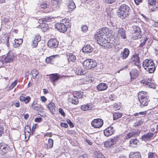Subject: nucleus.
Listing matches in <instances>:
<instances>
[{"mask_svg": "<svg viewBox=\"0 0 158 158\" xmlns=\"http://www.w3.org/2000/svg\"><path fill=\"white\" fill-rule=\"evenodd\" d=\"M130 9L126 4H122L117 10V15L121 19H125L128 16Z\"/></svg>", "mask_w": 158, "mask_h": 158, "instance_id": "nucleus-1", "label": "nucleus"}, {"mask_svg": "<svg viewBox=\"0 0 158 158\" xmlns=\"http://www.w3.org/2000/svg\"><path fill=\"white\" fill-rule=\"evenodd\" d=\"M138 99L141 107L147 106L150 101L147 92L143 91L139 93Z\"/></svg>", "mask_w": 158, "mask_h": 158, "instance_id": "nucleus-2", "label": "nucleus"}, {"mask_svg": "<svg viewBox=\"0 0 158 158\" xmlns=\"http://www.w3.org/2000/svg\"><path fill=\"white\" fill-rule=\"evenodd\" d=\"M97 65L95 61L90 59L85 60L83 63L84 67L87 69H89L95 67Z\"/></svg>", "mask_w": 158, "mask_h": 158, "instance_id": "nucleus-3", "label": "nucleus"}, {"mask_svg": "<svg viewBox=\"0 0 158 158\" xmlns=\"http://www.w3.org/2000/svg\"><path fill=\"white\" fill-rule=\"evenodd\" d=\"M14 58L13 53L10 52L7 56H2L0 59V61L2 64L12 62Z\"/></svg>", "mask_w": 158, "mask_h": 158, "instance_id": "nucleus-4", "label": "nucleus"}, {"mask_svg": "<svg viewBox=\"0 0 158 158\" xmlns=\"http://www.w3.org/2000/svg\"><path fill=\"white\" fill-rule=\"evenodd\" d=\"M142 32L140 28L137 26H134L133 27L132 31V37L134 40L141 38Z\"/></svg>", "mask_w": 158, "mask_h": 158, "instance_id": "nucleus-5", "label": "nucleus"}, {"mask_svg": "<svg viewBox=\"0 0 158 158\" xmlns=\"http://www.w3.org/2000/svg\"><path fill=\"white\" fill-rule=\"evenodd\" d=\"M118 136L113 137L107 140L104 143V146L107 148H109L114 145L118 141Z\"/></svg>", "mask_w": 158, "mask_h": 158, "instance_id": "nucleus-6", "label": "nucleus"}, {"mask_svg": "<svg viewBox=\"0 0 158 158\" xmlns=\"http://www.w3.org/2000/svg\"><path fill=\"white\" fill-rule=\"evenodd\" d=\"M107 41L108 42L107 44V45H105L106 46V48L114 49L115 46H117L118 41L114 38L111 39L107 38Z\"/></svg>", "mask_w": 158, "mask_h": 158, "instance_id": "nucleus-7", "label": "nucleus"}, {"mask_svg": "<svg viewBox=\"0 0 158 158\" xmlns=\"http://www.w3.org/2000/svg\"><path fill=\"white\" fill-rule=\"evenodd\" d=\"M103 124V120L100 118L94 119L91 122L92 126L95 128L101 127Z\"/></svg>", "mask_w": 158, "mask_h": 158, "instance_id": "nucleus-8", "label": "nucleus"}, {"mask_svg": "<svg viewBox=\"0 0 158 158\" xmlns=\"http://www.w3.org/2000/svg\"><path fill=\"white\" fill-rule=\"evenodd\" d=\"M49 76L51 82L53 83L54 85V82H55L57 81L60 79L64 77V75H59L58 73L52 74L50 75Z\"/></svg>", "mask_w": 158, "mask_h": 158, "instance_id": "nucleus-9", "label": "nucleus"}, {"mask_svg": "<svg viewBox=\"0 0 158 158\" xmlns=\"http://www.w3.org/2000/svg\"><path fill=\"white\" fill-rule=\"evenodd\" d=\"M140 82L144 86H146L151 88H155V84L151 82V80L149 79H148V80H142Z\"/></svg>", "mask_w": 158, "mask_h": 158, "instance_id": "nucleus-10", "label": "nucleus"}, {"mask_svg": "<svg viewBox=\"0 0 158 158\" xmlns=\"http://www.w3.org/2000/svg\"><path fill=\"white\" fill-rule=\"evenodd\" d=\"M55 27L57 29L61 32L64 33L67 30V27L65 24L64 23H57Z\"/></svg>", "mask_w": 158, "mask_h": 158, "instance_id": "nucleus-11", "label": "nucleus"}, {"mask_svg": "<svg viewBox=\"0 0 158 158\" xmlns=\"http://www.w3.org/2000/svg\"><path fill=\"white\" fill-rule=\"evenodd\" d=\"M58 41L55 39H52L50 40L48 42V46L50 48H56L58 45Z\"/></svg>", "mask_w": 158, "mask_h": 158, "instance_id": "nucleus-12", "label": "nucleus"}, {"mask_svg": "<svg viewBox=\"0 0 158 158\" xmlns=\"http://www.w3.org/2000/svg\"><path fill=\"white\" fill-rule=\"evenodd\" d=\"M114 132V129L113 127L111 126L107 127L104 131V134L106 137L112 135Z\"/></svg>", "mask_w": 158, "mask_h": 158, "instance_id": "nucleus-13", "label": "nucleus"}, {"mask_svg": "<svg viewBox=\"0 0 158 158\" xmlns=\"http://www.w3.org/2000/svg\"><path fill=\"white\" fill-rule=\"evenodd\" d=\"M61 0H51L53 10H56L60 8L59 5L61 3Z\"/></svg>", "mask_w": 158, "mask_h": 158, "instance_id": "nucleus-14", "label": "nucleus"}, {"mask_svg": "<svg viewBox=\"0 0 158 158\" xmlns=\"http://www.w3.org/2000/svg\"><path fill=\"white\" fill-rule=\"evenodd\" d=\"M0 150L5 153L10 151L9 146L3 143H0Z\"/></svg>", "mask_w": 158, "mask_h": 158, "instance_id": "nucleus-15", "label": "nucleus"}, {"mask_svg": "<svg viewBox=\"0 0 158 158\" xmlns=\"http://www.w3.org/2000/svg\"><path fill=\"white\" fill-rule=\"evenodd\" d=\"M154 64L153 61L152 60L146 59L143 61V66L145 69H146L147 67H151V66Z\"/></svg>", "mask_w": 158, "mask_h": 158, "instance_id": "nucleus-16", "label": "nucleus"}, {"mask_svg": "<svg viewBox=\"0 0 158 158\" xmlns=\"http://www.w3.org/2000/svg\"><path fill=\"white\" fill-rule=\"evenodd\" d=\"M131 62H134L135 64L139 66L140 62V58L137 54L133 55L130 60Z\"/></svg>", "mask_w": 158, "mask_h": 158, "instance_id": "nucleus-17", "label": "nucleus"}, {"mask_svg": "<svg viewBox=\"0 0 158 158\" xmlns=\"http://www.w3.org/2000/svg\"><path fill=\"white\" fill-rule=\"evenodd\" d=\"M154 135V134L153 133H152L150 132H148L142 135L141 138L143 140L145 141L148 140L153 138Z\"/></svg>", "mask_w": 158, "mask_h": 158, "instance_id": "nucleus-18", "label": "nucleus"}, {"mask_svg": "<svg viewBox=\"0 0 158 158\" xmlns=\"http://www.w3.org/2000/svg\"><path fill=\"white\" fill-rule=\"evenodd\" d=\"M138 71L135 69H133L130 72L131 80L135 79L138 75Z\"/></svg>", "mask_w": 158, "mask_h": 158, "instance_id": "nucleus-19", "label": "nucleus"}, {"mask_svg": "<svg viewBox=\"0 0 158 158\" xmlns=\"http://www.w3.org/2000/svg\"><path fill=\"white\" fill-rule=\"evenodd\" d=\"M93 49L89 44L85 46L82 48V51L85 53H89L92 52Z\"/></svg>", "mask_w": 158, "mask_h": 158, "instance_id": "nucleus-20", "label": "nucleus"}, {"mask_svg": "<svg viewBox=\"0 0 158 158\" xmlns=\"http://www.w3.org/2000/svg\"><path fill=\"white\" fill-rule=\"evenodd\" d=\"M129 54V51L128 49L125 48L120 54V57L123 59H126Z\"/></svg>", "mask_w": 158, "mask_h": 158, "instance_id": "nucleus-21", "label": "nucleus"}, {"mask_svg": "<svg viewBox=\"0 0 158 158\" xmlns=\"http://www.w3.org/2000/svg\"><path fill=\"white\" fill-rule=\"evenodd\" d=\"M118 36L122 39H125L126 38L125 30L123 28H120L118 31Z\"/></svg>", "mask_w": 158, "mask_h": 158, "instance_id": "nucleus-22", "label": "nucleus"}, {"mask_svg": "<svg viewBox=\"0 0 158 158\" xmlns=\"http://www.w3.org/2000/svg\"><path fill=\"white\" fill-rule=\"evenodd\" d=\"M108 87L106 83H100L97 85V88L99 91H103L106 89Z\"/></svg>", "mask_w": 158, "mask_h": 158, "instance_id": "nucleus-23", "label": "nucleus"}, {"mask_svg": "<svg viewBox=\"0 0 158 158\" xmlns=\"http://www.w3.org/2000/svg\"><path fill=\"white\" fill-rule=\"evenodd\" d=\"M67 56L69 62H74L76 60V58L75 56L72 53H68L67 55Z\"/></svg>", "mask_w": 158, "mask_h": 158, "instance_id": "nucleus-24", "label": "nucleus"}, {"mask_svg": "<svg viewBox=\"0 0 158 158\" xmlns=\"http://www.w3.org/2000/svg\"><path fill=\"white\" fill-rule=\"evenodd\" d=\"M107 41V39H106L103 38H102L101 39L98 40V41L97 42L98 44L106 48V46L105 45H107V44L108 42Z\"/></svg>", "mask_w": 158, "mask_h": 158, "instance_id": "nucleus-25", "label": "nucleus"}, {"mask_svg": "<svg viewBox=\"0 0 158 158\" xmlns=\"http://www.w3.org/2000/svg\"><path fill=\"white\" fill-rule=\"evenodd\" d=\"M129 158H141V156L139 152H131Z\"/></svg>", "mask_w": 158, "mask_h": 158, "instance_id": "nucleus-26", "label": "nucleus"}, {"mask_svg": "<svg viewBox=\"0 0 158 158\" xmlns=\"http://www.w3.org/2000/svg\"><path fill=\"white\" fill-rule=\"evenodd\" d=\"M48 107L50 111L52 114H53V112L55 111V107L54 103L52 102H50L48 104Z\"/></svg>", "mask_w": 158, "mask_h": 158, "instance_id": "nucleus-27", "label": "nucleus"}, {"mask_svg": "<svg viewBox=\"0 0 158 158\" xmlns=\"http://www.w3.org/2000/svg\"><path fill=\"white\" fill-rule=\"evenodd\" d=\"M42 31L43 32L46 31L48 28V25L47 24L42 23L39 26Z\"/></svg>", "mask_w": 158, "mask_h": 158, "instance_id": "nucleus-28", "label": "nucleus"}, {"mask_svg": "<svg viewBox=\"0 0 158 158\" xmlns=\"http://www.w3.org/2000/svg\"><path fill=\"white\" fill-rule=\"evenodd\" d=\"M68 101L69 102L75 105H77L78 103V99L74 96H73V98H70V97L69 98Z\"/></svg>", "mask_w": 158, "mask_h": 158, "instance_id": "nucleus-29", "label": "nucleus"}, {"mask_svg": "<svg viewBox=\"0 0 158 158\" xmlns=\"http://www.w3.org/2000/svg\"><path fill=\"white\" fill-rule=\"evenodd\" d=\"M100 31L99 30H98L96 33L94 37L95 39L97 40L98 41V40H99L102 38H103L104 36L101 33H100Z\"/></svg>", "mask_w": 158, "mask_h": 158, "instance_id": "nucleus-30", "label": "nucleus"}, {"mask_svg": "<svg viewBox=\"0 0 158 158\" xmlns=\"http://www.w3.org/2000/svg\"><path fill=\"white\" fill-rule=\"evenodd\" d=\"M23 40L21 39H15L14 44V47L17 48L18 47L23 43Z\"/></svg>", "mask_w": 158, "mask_h": 158, "instance_id": "nucleus-31", "label": "nucleus"}, {"mask_svg": "<svg viewBox=\"0 0 158 158\" xmlns=\"http://www.w3.org/2000/svg\"><path fill=\"white\" fill-rule=\"evenodd\" d=\"M83 92L80 91H75L73 93V96L77 98L78 99L83 98Z\"/></svg>", "mask_w": 158, "mask_h": 158, "instance_id": "nucleus-32", "label": "nucleus"}, {"mask_svg": "<svg viewBox=\"0 0 158 158\" xmlns=\"http://www.w3.org/2000/svg\"><path fill=\"white\" fill-rule=\"evenodd\" d=\"M81 108L83 111H86L90 110L91 107L89 104H86L81 105Z\"/></svg>", "mask_w": 158, "mask_h": 158, "instance_id": "nucleus-33", "label": "nucleus"}, {"mask_svg": "<svg viewBox=\"0 0 158 158\" xmlns=\"http://www.w3.org/2000/svg\"><path fill=\"white\" fill-rule=\"evenodd\" d=\"M58 56L57 55H54L48 57L46 59V61L48 63H51L54 60L56 57Z\"/></svg>", "mask_w": 158, "mask_h": 158, "instance_id": "nucleus-34", "label": "nucleus"}, {"mask_svg": "<svg viewBox=\"0 0 158 158\" xmlns=\"http://www.w3.org/2000/svg\"><path fill=\"white\" fill-rule=\"evenodd\" d=\"M76 74L78 75H82L85 74V72L84 71L83 69L81 68H78L76 70Z\"/></svg>", "mask_w": 158, "mask_h": 158, "instance_id": "nucleus-35", "label": "nucleus"}, {"mask_svg": "<svg viewBox=\"0 0 158 158\" xmlns=\"http://www.w3.org/2000/svg\"><path fill=\"white\" fill-rule=\"evenodd\" d=\"M67 6L69 9H70L71 10H74L76 8L75 3L73 2L69 1L68 4Z\"/></svg>", "mask_w": 158, "mask_h": 158, "instance_id": "nucleus-36", "label": "nucleus"}, {"mask_svg": "<svg viewBox=\"0 0 158 158\" xmlns=\"http://www.w3.org/2000/svg\"><path fill=\"white\" fill-rule=\"evenodd\" d=\"M99 30L100 31L99 33H101L103 35H107V33H108V28L103 27L101 29H99Z\"/></svg>", "mask_w": 158, "mask_h": 158, "instance_id": "nucleus-37", "label": "nucleus"}, {"mask_svg": "<svg viewBox=\"0 0 158 158\" xmlns=\"http://www.w3.org/2000/svg\"><path fill=\"white\" fill-rule=\"evenodd\" d=\"M137 134V132L134 131L129 132L126 135V139H129L131 137L135 136Z\"/></svg>", "mask_w": 158, "mask_h": 158, "instance_id": "nucleus-38", "label": "nucleus"}, {"mask_svg": "<svg viewBox=\"0 0 158 158\" xmlns=\"http://www.w3.org/2000/svg\"><path fill=\"white\" fill-rule=\"evenodd\" d=\"M53 144V140L51 139H49L48 140V145L47 144V148L48 149L52 148Z\"/></svg>", "mask_w": 158, "mask_h": 158, "instance_id": "nucleus-39", "label": "nucleus"}, {"mask_svg": "<svg viewBox=\"0 0 158 158\" xmlns=\"http://www.w3.org/2000/svg\"><path fill=\"white\" fill-rule=\"evenodd\" d=\"M31 132V127L28 125L26 126L24 128V132L25 134V135H26V133H27V135H29V136Z\"/></svg>", "mask_w": 158, "mask_h": 158, "instance_id": "nucleus-40", "label": "nucleus"}, {"mask_svg": "<svg viewBox=\"0 0 158 158\" xmlns=\"http://www.w3.org/2000/svg\"><path fill=\"white\" fill-rule=\"evenodd\" d=\"M122 114L121 113H114L113 115V119L115 120L121 117Z\"/></svg>", "mask_w": 158, "mask_h": 158, "instance_id": "nucleus-41", "label": "nucleus"}, {"mask_svg": "<svg viewBox=\"0 0 158 158\" xmlns=\"http://www.w3.org/2000/svg\"><path fill=\"white\" fill-rule=\"evenodd\" d=\"M39 73V71L35 69L32 70L31 72V73L33 76V78L34 79H35L36 78L37 76L38 75Z\"/></svg>", "mask_w": 158, "mask_h": 158, "instance_id": "nucleus-42", "label": "nucleus"}, {"mask_svg": "<svg viewBox=\"0 0 158 158\" xmlns=\"http://www.w3.org/2000/svg\"><path fill=\"white\" fill-rule=\"evenodd\" d=\"M35 110L39 112H42L44 111V109L42 107L41 105L37 106L34 107Z\"/></svg>", "mask_w": 158, "mask_h": 158, "instance_id": "nucleus-43", "label": "nucleus"}, {"mask_svg": "<svg viewBox=\"0 0 158 158\" xmlns=\"http://www.w3.org/2000/svg\"><path fill=\"white\" fill-rule=\"evenodd\" d=\"M139 142V140L136 139H131L130 141V146H132L133 145L137 144Z\"/></svg>", "mask_w": 158, "mask_h": 158, "instance_id": "nucleus-44", "label": "nucleus"}, {"mask_svg": "<svg viewBox=\"0 0 158 158\" xmlns=\"http://www.w3.org/2000/svg\"><path fill=\"white\" fill-rule=\"evenodd\" d=\"M151 66L152 67V68H148L146 69L147 70V71L149 72L150 73H152L154 72L155 70V67L154 64L152 65Z\"/></svg>", "mask_w": 158, "mask_h": 158, "instance_id": "nucleus-45", "label": "nucleus"}, {"mask_svg": "<svg viewBox=\"0 0 158 158\" xmlns=\"http://www.w3.org/2000/svg\"><path fill=\"white\" fill-rule=\"evenodd\" d=\"M95 154L97 158H105L104 156L99 151H96L95 152Z\"/></svg>", "mask_w": 158, "mask_h": 158, "instance_id": "nucleus-46", "label": "nucleus"}, {"mask_svg": "<svg viewBox=\"0 0 158 158\" xmlns=\"http://www.w3.org/2000/svg\"><path fill=\"white\" fill-rule=\"evenodd\" d=\"M148 158H157V156L155 153L149 152L148 154Z\"/></svg>", "mask_w": 158, "mask_h": 158, "instance_id": "nucleus-47", "label": "nucleus"}, {"mask_svg": "<svg viewBox=\"0 0 158 158\" xmlns=\"http://www.w3.org/2000/svg\"><path fill=\"white\" fill-rule=\"evenodd\" d=\"M34 41H36L38 43L41 40V37L40 35H36L34 38Z\"/></svg>", "mask_w": 158, "mask_h": 158, "instance_id": "nucleus-48", "label": "nucleus"}, {"mask_svg": "<svg viewBox=\"0 0 158 158\" xmlns=\"http://www.w3.org/2000/svg\"><path fill=\"white\" fill-rule=\"evenodd\" d=\"M17 84V80H16L11 84L10 87H9L10 89H13L16 85Z\"/></svg>", "mask_w": 158, "mask_h": 158, "instance_id": "nucleus-49", "label": "nucleus"}, {"mask_svg": "<svg viewBox=\"0 0 158 158\" xmlns=\"http://www.w3.org/2000/svg\"><path fill=\"white\" fill-rule=\"evenodd\" d=\"M143 122L141 120L137 121L134 123V126L135 127L141 125L143 124Z\"/></svg>", "mask_w": 158, "mask_h": 158, "instance_id": "nucleus-50", "label": "nucleus"}, {"mask_svg": "<svg viewBox=\"0 0 158 158\" xmlns=\"http://www.w3.org/2000/svg\"><path fill=\"white\" fill-rule=\"evenodd\" d=\"M87 30L88 27L86 25H83L81 26V30L83 32H86Z\"/></svg>", "mask_w": 158, "mask_h": 158, "instance_id": "nucleus-51", "label": "nucleus"}, {"mask_svg": "<svg viewBox=\"0 0 158 158\" xmlns=\"http://www.w3.org/2000/svg\"><path fill=\"white\" fill-rule=\"evenodd\" d=\"M148 3L151 5H153L156 4V1L154 0H148Z\"/></svg>", "mask_w": 158, "mask_h": 158, "instance_id": "nucleus-52", "label": "nucleus"}, {"mask_svg": "<svg viewBox=\"0 0 158 158\" xmlns=\"http://www.w3.org/2000/svg\"><path fill=\"white\" fill-rule=\"evenodd\" d=\"M147 114V111H143V112H141L138 113H136L134 114V115L135 116H138L139 115H145Z\"/></svg>", "mask_w": 158, "mask_h": 158, "instance_id": "nucleus-53", "label": "nucleus"}, {"mask_svg": "<svg viewBox=\"0 0 158 158\" xmlns=\"http://www.w3.org/2000/svg\"><path fill=\"white\" fill-rule=\"evenodd\" d=\"M38 43L36 41H34V40H32L31 45L33 48H36L38 45Z\"/></svg>", "mask_w": 158, "mask_h": 158, "instance_id": "nucleus-54", "label": "nucleus"}, {"mask_svg": "<svg viewBox=\"0 0 158 158\" xmlns=\"http://www.w3.org/2000/svg\"><path fill=\"white\" fill-rule=\"evenodd\" d=\"M147 40V38L145 37L143 38V37L142 39L141 40V42L143 43V45H144L145 44Z\"/></svg>", "mask_w": 158, "mask_h": 158, "instance_id": "nucleus-55", "label": "nucleus"}, {"mask_svg": "<svg viewBox=\"0 0 158 158\" xmlns=\"http://www.w3.org/2000/svg\"><path fill=\"white\" fill-rule=\"evenodd\" d=\"M25 99L24 101V102H25V103L26 104L28 102H29L30 100H31V98L29 96H27L25 98Z\"/></svg>", "mask_w": 158, "mask_h": 158, "instance_id": "nucleus-56", "label": "nucleus"}, {"mask_svg": "<svg viewBox=\"0 0 158 158\" xmlns=\"http://www.w3.org/2000/svg\"><path fill=\"white\" fill-rule=\"evenodd\" d=\"M66 122L69 124V125H70V126L71 127H74V125H73V123H72V122L70 119H67L66 120Z\"/></svg>", "mask_w": 158, "mask_h": 158, "instance_id": "nucleus-57", "label": "nucleus"}, {"mask_svg": "<svg viewBox=\"0 0 158 158\" xmlns=\"http://www.w3.org/2000/svg\"><path fill=\"white\" fill-rule=\"evenodd\" d=\"M59 112L61 115L63 116L65 115V113L63 109L61 108H60L59 110Z\"/></svg>", "mask_w": 158, "mask_h": 158, "instance_id": "nucleus-58", "label": "nucleus"}, {"mask_svg": "<svg viewBox=\"0 0 158 158\" xmlns=\"http://www.w3.org/2000/svg\"><path fill=\"white\" fill-rule=\"evenodd\" d=\"M40 7L44 9L46 8L47 7V4L45 3H43L42 4L40 5Z\"/></svg>", "mask_w": 158, "mask_h": 158, "instance_id": "nucleus-59", "label": "nucleus"}, {"mask_svg": "<svg viewBox=\"0 0 158 158\" xmlns=\"http://www.w3.org/2000/svg\"><path fill=\"white\" fill-rule=\"evenodd\" d=\"M104 1L108 3L111 4L114 2L116 0H104Z\"/></svg>", "mask_w": 158, "mask_h": 158, "instance_id": "nucleus-60", "label": "nucleus"}, {"mask_svg": "<svg viewBox=\"0 0 158 158\" xmlns=\"http://www.w3.org/2000/svg\"><path fill=\"white\" fill-rule=\"evenodd\" d=\"M117 46H115L114 48V49H115L116 51H118L121 48V47H119V45H118V42L117 44Z\"/></svg>", "mask_w": 158, "mask_h": 158, "instance_id": "nucleus-61", "label": "nucleus"}, {"mask_svg": "<svg viewBox=\"0 0 158 158\" xmlns=\"http://www.w3.org/2000/svg\"><path fill=\"white\" fill-rule=\"evenodd\" d=\"M61 126L65 128H67L68 127V125L67 123H61Z\"/></svg>", "mask_w": 158, "mask_h": 158, "instance_id": "nucleus-62", "label": "nucleus"}, {"mask_svg": "<svg viewBox=\"0 0 158 158\" xmlns=\"http://www.w3.org/2000/svg\"><path fill=\"white\" fill-rule=\"evenodd\" d=\"M51 18L48 17H45L44 19V20L47 22H50L51 21Z\"/></svg>", "mask_w": 158, "mask_h": 158, "instance_id": "nucleus-63", "label": "nucleus"}, {"mask_svg": "<svg viewBox=\"0 0 158 158\" xmlns=\"http://www.w3.org/2000/svg\"><path fill=\"white\" fill-rule=\"evenodd\" d=\"M78 158H88L87 155L86 154H84L80 156Z\"/></svg>", "mask_w": 158, "mask_h": 158, "instance_id": "nucleus-64", "label": "nucleus"}]
</instances>
